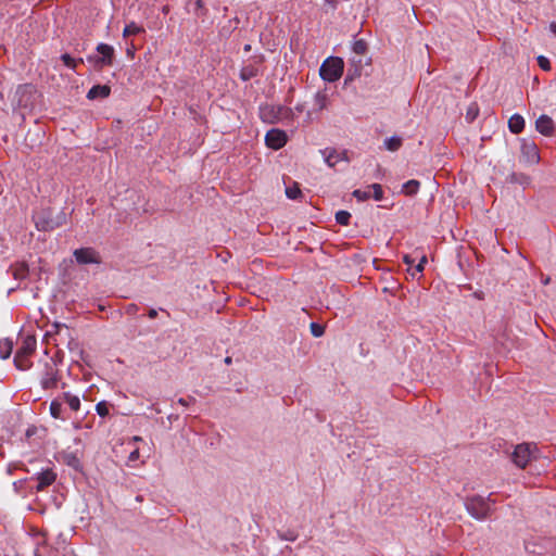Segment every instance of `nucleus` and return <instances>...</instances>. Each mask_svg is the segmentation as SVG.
<instances>
[{"label":"nucleus","mask_w":556,"mask_h":556,"mask_svg":"<svg viewBox=\"0 0 556 556\" xmlns=\"http://www.w3.org/2000/svg\"><path fill=\"white\" fill-rule=\"evenodd\" d=\"M261 116L267 123H279L295 127V113L291 108L265 105L261 108Z\"/></svg>","instance_id":"1"},{"label":"nucleus","mask_w":556,"mask_h":556,"mask_svg":"<svg viewBox=\"0 0 556 556\" xmlns=\"http://www.w3.org/2000/svg\"><path fill=\"white\" fill-rule=\"evenodd\" d=\"M494 502L491 500V496L488 497L476 495L467 498L465 505L467 511L477 520L485 519L490 511Z\"/></svg>","instance_id":"2"},{"label":"nucleus","mask_w":556,"mask_h":556,"mask_svg":"<svg viewBox=\"0 0 556 556\" xmlns=\"http://www.w3.org/2000/svg\"><path fill=\"white\" fill-rule=\"evenodd\" d=\"M343 74V61L340 58H328L319 68L320 77L328 83L337 81Z\"/></svg>","instance_id":"3"},{"label":"nucleus","mask_w":556,"mask_h":556,"mask_svg":"<svg viewBox=\"0 0 556 556\" xmlns=\"http://www.w3.org/2000/svg\"><path fill=\"white\" fill-rule=\"evenodd\" d=\"M535 450L536 447L533 444H518L511 454L513 463L519 468H525L533 458Z\"/></svg>","instance_id":"4"},{"label":"nucleus","mask_w":556,"mask_h":556,"mask_svg":"<svg viewBox=\"0 0 556 556\" xmlns=\"http://www.w3.org/2000/svg\"><path fill=\"white\" fill-rule=\"evenodd\" d=\"M330 104V96L327 89L318 90L315 92L313 97V110L307 111L306 113V123H312L315 119V114L327 110Z\"/></svg>","instance_id":"5"},{"label":"nucleus","mask_w":556,"mask_h":556,"mask_svg":"<svg viewBox=\"0 0 556 556\" xmlns=\"http://www.w3.org/2000/svg\"><path fill=\"white\" fill-rule=\"evenodd\" d=\"M521 157L523 162L535 165L540 162V153L538 146L532 139L522 138L520 140Z\"/></svg>","instance_id":"6"},{"label":"nucleus","mask_w":556,"mask_h":556,"mask_svg":"<svg viewBox=\"0 0 556 556\" xmlns=\"http://www.w3.org/2000/svg\"><path fill=\"white\" fill-rule=\"evenodd\" d=\"M287 134L278 128H273L265 136L266 146L274 150H279L287 143Z\"/></svg>","instance_id":"7"},{"label":"nucleus","mask_w":556,"mask_h":556,"mask_svg":"<svg viewBox=\"0 0 556 556\" xmlns=\"http://www.w3.org/2000/svg\"><path fill=\"white\" fill-rule=\"evenodd\" d=\"M74 257L78 264H99L101 262L99 254L91 248H81L74 251Z\"/></svg>","instance_id":"8"},{"label":"nucleus","mask_w":556,"mask_h":556,"mask_svg":"<svg viewBox=\"0 0 556 556\" xmlns=\"http://www.w3.org/2000/svg\"><path fill=\"white\" fill-rule=\"evenodd\" d=\"M58 370L52 361L45 363V371L42 372L40 383L43 389H51L56 386Z\"/></svg>","instance_id":"9"},{"label":"nucleus","mask_w":556,"mask_h":556,"mask_svg":"<svg viewBox=\"0 0 556 556\" xmlns=\"http://www.w3.org/2000/svg\"><path fill=\"white\" fill-rule=\"evenodd\" d=\"M97 52L100 58L97 60V64L100 66L111 65L113 62L114 48L106 43H99L97 46Z\"/></svg>","instance_id":"10"},{"label":"nucleus","mask_w":556,"mask_h":556,"mask_svg":"<svg viewBox=\"0 0 556 556\" xmlns=\"http://www.w3.org/2000/svg\"><path fill=\"white\" fill-rule=\"evenodd\" d=\"M535 129L543 136H552L555 129L554 122L548 115L542 114L535 121Z\"/></svg>","instance_id":"11"},{"label":"nucleus","mask_w":556,"mask_h":556,"mask_svg":"<svg viewBox=\"0 0 556 556\" xmlns=\"http://www.w3.org/2000/svg\"><path fill=\"white\" fill-rule=\"evenodd\" d=\"M55 480V473L52 471V470H43L41 472L38 473L37 476V485H36V490L37 491H42L46 486L52 484Z\"/></svg>","instance_id":"12"},{"label":"nucleus","mask_w":556,"mask_h":556,"mask_svg":"<svg viewBox=\"0 0 556 556\" xmlns=\"http://www.w3.org/2000/svg\"><path fill=\"white\" fill-rule=\"evenodd\" d=\"M50 415L54 419L65 420L64 412H63V400L62 397H58L51 401L50 403Z\"/></svg>","instance_id":"13"},{"label":"nucleus","mask_w":556,"mask_h":556,"mask_svg":"<svg viewBox=\"0 0 556 556\" xmlns=\"http://www.w3.org/2000/svg\"><path fill=\"white\" fill-rule=\"evenodd\" d=\"M36 349V339L34 337L27 336L22 345L18 348L16 354L29 356Z\"/></svg>","instance_id":"14"},{"label":"nucleus","mask_w":556,"mask_h":556,"mask_svg":"<svg viewBox=\"0 0 556 556\" xmlns=\"http://www.w3.org/2000/svg\"><path fill=\"white\" fill-rule=\"evenodd\" d=\"M508 128L513 134H519L525 128V118L520 114H514L508 119Z\"/></svg>","instance_id":"15"},{"label":"nucleus","mask_w":556,"mask_h":556,"mask_svg":"<svg viewBox=\"0 0 556 556\" xmlns=\"http://www.w3.org/2000/svg\"><path fill=\"white\" fill-rule=\"evenodd\" d=\"M110 94V88L104 85L93 86L87 93V98L89 100H94L97 98H106Z\"/></svg>","instance_id":"16"},{"label":"nucleus","mask_w":556,"mask_h":556,"mask_svg":"<svg viewBox=\"0 0 556 556\" xmlns=\"http://www.w3.org/2000/svg\"><path fill=\"white\" fill-rule=\"evenodd\" d=\"M320 152L325 163H327V165L330 167H333L340 160L339 153L334 149L326 148Z\"/></svg>","instance_id":"17"},{"label":"nucleus","mask_w":556,"mask_h":556,"mask_svg":"<svg viewBox=\"0 0 556 556\" xmlns=\"http://www.w3.org/2000/svg\"><path fill=\"white\" fill-rule=\"evenodd\" d=\"M61 397L63 402H65L72 410H79L80 397L78 395L72 394L71 392H64Z\"/></svg>","instance_id":"18"},{"label":"nucleus","mask_w":556,"mask_h":556,"mask_svg":"<svg viewBox=\"0 0 556 556\" xmlns=\"http://www.w3.org/2000/svg\"><path fill=\"white\" fill-rule=\"evenodd\" d=\"M402 146V138L400 136H392L383 141V148L388 151H397Z\"/></svg>","instance_id":"19"},{"label":"nucleus","mask_w":556,"mask_h":556,"mask_svg":"<svg viewBox=\"0 0 556 556\" xmlns=\"http://www.w3.org/2000/svg\"><path fill=\"white\" fill-rule=\"evenodd\" d=\"M12 275L15 279H24L28 274V266L26 263H16L11 267Z\"/></svg>","instance_id":"20"},{"label":"nucleus","mask_w":556,"mask_h":556,"mask_svg":"<svg viewBox=\"0 0 556 556\" xmlns=\"http://www.w3.org/2000/svg\"><path fill=\"white\" fill-rule=\"evenodd\" d=\"M13 350V343L9 339H3L0 341V357L2 359H7L10 357Z\"/></svg>","instance_id":"21"},{"label":"nucleus","mask_w":556,"mask_h":556,"mask_svg":"<svg viewBox=\"0 0 556 556\" xmlns=\"http://www.w3.org/2000/svg\"><path fill=\"white\" fill-rule=\"evenodd\" d=\"M420 184L418 180L412 179L406 181L402 187V192L407 195H413L419 190Z\"/></svg>","instance_id":"22"},{"label":"nucleus","mask_w":556,"mask_h":556,"mask_svg":"<svg viewBox=\"0 0 556 556\" xmlns=\"http://www.w3.org/2000/svg\"><path fill=\"white\" fill-rule=\"evenodd\" d=\"M14 365L20 370H27L30 367V362L27 356L16 354Z\"/></svg>","instance_id":"23"},{"label":"nucleus","mask_w":556,"mask_h":556,"mask_svg":"<svg viewBox=\"0 0 556 556\" xmlns=\"http://www.w3.org/2000/svg\"><path fill=\"white\" fill-rule=\"evenodd\" d=\"M142 31H143V28L141 26L137 25L136 23H130L125 26V28L123 30V36L128 37V36L141 34Z\"/></svg>","instance_id":"24"},{"label":"nucleus","mask_w":556,"mask_h":556,"mask_svg":"<svg viewBox=\"0 0 556 556\" xmlns=\"http://www.w3.org/2000/svg\"><path fill=\"white\" fill-rule=\"evenodd\" d=\"M352 50L356 55H364L367 50V45L364 40L359 39L353 42Z\"/></svg>","instance_id":"25"},{"label":"nucleus","mask_w":556,"mask_h":556,"mask_svg":"<svg viewBox=\"0 0 556 556\" xmlns=\"http://www.w3.org/2000/svg\"><path fill=\"white\" fill-rule=\"evenodd\" d=\"M61 60L66 67L72 68V70L76 68L78 62H83V59L75 60L68 53L62 54Z\"/></svg>","instance_id":"26"},{"label":"nucleus","mask_w":556,"mask_h":556,"mask_svg":"<svg viewBox=\"0 0 556 556\" xmlns=\"http://www.w3.org/2000/svg\"><path fill=\"white\" fill-rule=\"evenodd\" d=\"M351 214L346 211H339L336 213V222L340 225L346 226L350 223Z\"/></svg>","instance_id":"27"},{"label":"nucleus","mask_w":556,"mask_h":556,"mask_svg":"<svg viewBox=\"0 0 556 556\" xmlns=\"http://www.w3.org/2000/svg\"><path fill=\"white\" fill-rule=\"evenodd\" d=\"M96 412L100 417H106L109 415V404L105 401H101L96 405Z\"/></svg>","instance_id":"28"},{"label":"nucleus","mask_w":556,"mask_h":556,"mask_svg":"<svg viewBox=\"0 0 556 556\" xmlns=\"http://www.w3.org/2000/svg\"><path fill=\"white\" fill-rule=\"evenodd\" d=\"M369 189H372V198L376 201H381L383 199V190L381 185L379 184H372Z\"/></svg>","instance_id":"29"},{"label":"nucleus","mask_w":556,"mask_h":556,"mask_svg":"<svg viewBox=\"0 0 556 556\" xmlns=\"http://www.w3.org/2000/svg\"><path fill=\"white\" fill-rule=\"evenodd\" d=\"M353 197H355L358 201H365L370 198V189L361 190L356 189L353 191Z\"/></svg>","instance_id":"30"},{"label":"nucleus","mask_w":556,"mask_h":556,"mask_svg":"<svg viewBox=\"0 0 556 556\" xmlns=\"http://www.w3.org/2000/svg\"><path fill=\"white\" fill-rule=\"evenodd\" d=\"M286 195L291 200H295L301 195V190L296 186L288 187L286 188Z\"/></svg>","instance_id":"31"},{"label":"nucleus","mask_w":556,"mask_h":556,"mask_svg":"<svg viewBox=\"0 0 556 556\" xmlns=\"http://www.w3.org/2000/svg\"><path fill=\"white\" fill-rule=\"evenodd\" d=\"M311 332L312 334L315 337V338H319L324 334L325 332V329L323 326H320L319 324H316V323H312L311 326Z\"/></svg>","instance_id":"32"},{"label":"nucleus","mask_w":556,"mask_h":556,"mask_svg":"<svg viewBox=\"0 0 556 556\" xmlns=\"http://www.w3.org/2000/svg\"><path fill=\"white\" fill-rule=\"evenodd\" d=\"M538 64L544 71H549L551 68L549 60L543 55L538 56Z\"/></svg>","instance_id":"33"},{"label":"nucleus","mask_w":556,"mask_h":556,"mask_svg":"<svg viewBox=\"0 0 556 556\" xmlns=\"http://www.w3.org/2000/svg\"><path fill=\"white\" fill-rule=\"evenodd\" d=\"M478 115V109L476 106H470L466 113V118L469 122H472Z\"/></svg>","instance_id":"34"},{"label":"nucleus","mask_w":556,"mask_h":556,"mask_svg":"<svg viewBox=\"0 0 556 556\" xmlns=\"http://www.w3.org/2000/svg\"><path fill=\"white\" fill-rule=\"evenodd\" d=\"M325 1V4L330 9V10H336L338 4L342 1V0H324Z\"/></svg>","instance_id":"35"},{"label":"nucleus","mask_w":556,"mask_h":556,"mask_svg":"<svg viewBox=\"0 0 556 556\" xmlns=\"http://www.w3.org/2000/svg\"><path fill=\"white\" fill-rule=\"evenodd\" d=\"M427 263V257L424 255L417 266L415 267L416 273H421L425 268V264Z\"/></svg>","instance_id":"36"},{"label":"nucleus","mask_w":556,"mask_h":556,"mask_svg":"<svg viewBox=\"0 0 556 556\" xmlns=\"http://www.w3.org/2000/svg\"><path fill=\"white\" fill-rule=\"evenodd\" d=\"M138 459H139V450L135 448L134 451L130 452V454L128 456V462L131 463V462H136Z\"/></svg>","instance_id":"37"},{"label":"nucleus","mask_w":556,"mask_h":556,"mask_svg":"<svg viewBox=\"0 0 556 556\" xmlns=\"http://www.w3.org/2000/svg\"><path fill=\"white\" fill-rule=\"evenodd\" d=\"M304 104L303 103H298L292 110L294 111V113H302L304 111Z\"/></svg>","instance_id":"38"},{"label":"nucleus","mask_w":556,"mask_h":556,"mask_svg":"<svg viewBox=\"0 0 556 556\" xmlns=\"http://www.w3.org/2000/svg\"><path fill=\"white\" fill-rule=\"evenodd\" d=\"M403 261L405 262V264H407L409 266L414 263V260L409 255H405L403 257Z\"/></svg>","instance_id":"39"},{"label":"nucleus","mask_w":556,"mask_h":556,"mask_svg":"<svg viewBox=\"0 0 556 556\" xmlns=\"http://www.w3.org/2000/svg\"><path fill=\"white\" fill-rule=\"evenodd\" d=\"M549 30L556 36V22L549 24Z\"/></svg>","instance_id":"40"},{"label":"nucleus","mask_w":556,"mask_h":556,"mask_svg":"<svg viewBox=\"0 0 556 556\" xmlns=\"http://www.w3.org/2000/svg\"><path fill=\"white\" fill-rule=\"evenodd\" d=\"M282 538H283L285 540H288V541H294V540L296 539V536H295V535H293V534H287V535H285V536H282Z\"/></svg>","instance_id":"41"},{"label":"nucleus","mask_w":556,"mask_h":556,"mask_svg":"<svg viewBox=\"0 0 556 556\" xmlns=\"http://www.w3.org/2000/svg\"><path fill=\"white\" fill-rule=\"evenodd\" d=\"M148 315H149L150 318H155L156 315H157V312L155 309H150Z\"/></svg>","instance_id":"42"},{"label":"nucleus","mask_w":556,"mask_h":556,"mask_svg":"<svg viewBox=\"0 0 556 556\" xmlns=\"http://www.w3.org/2000/svg\"><path fill=\"white\" fill-rule=\"evenodd\" d=\"M178 403H179L180 405H184V406H185V405H187L186 400H185V399H182V397H180V399L178 400Z\"/></svg>","instance_id":"43"},{"label":"nucleus","mask_w":556,"mask_h":556,"mask_svg":"<svg viewBox=\"0 0 556 556\" xmlns=\"http://www.w3.org/2000/svg\"><path fill=\"white\" fill-rule=\"evenodd\" d=\"M132 441L140 442V441H142V438L136 435V437L132 438Z\"/></svg>","instance_id":"44"},{"label":"nucleus","mask_w":556,"mask_h":556,"mask_svg":"<svg viewBox=\"0 0 556 556\" xmlns=\"http://www.w3.org/2000/svg\"><path fill=\"white\" fill-rule=\"evenodd\" d=\"M127 53L130 54L131 56L134 55V52H132V49H127Z\"/></svg>","instance_id":"45"},{"label":"nucleus","mask_w":556,"mask_h":556,"mask_svg":"<svg viewBox=\"0 0 556 556\" xmlns=\"http://www.w3.org/2000/svg\"><path fill=\"white\" fill-rule=\"evenodd\" d=\"M225 362L229 364L231 362L230 357H227Z\"/></svg>","instance_id":"46"}]
</instances>
